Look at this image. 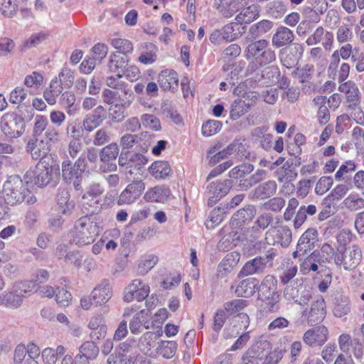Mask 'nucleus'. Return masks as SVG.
I'll return each instance as SVG.
<instances>
[{
  "instance_id": "nucleus-1",
  "label": "nucleus",
  "mask_w": 364,
  "mask_h": 364,
  "mask_svg": "<svg viewBox=\"0 0 364 364\" xmlns=\"http://www.w3.org/2000/svg\"><path fill=\"white\" fill-rule=\"evenodd\" d=\"M3 196L5 202L11 205L24 202L27 204H33L36 201L33 194L18 175L8 177L3 186Z\"/></svg>"
},
{
  "instance_id": "nucleus-2",
  "label": "nucleus",
  "mask_w": 364,
  "mask_h": 364,
  "mask_svg": "<svg viewBox=\"0 0 364 364\" xmlns=\"http://www.w3.org/2000/svg\"><path fill=\"white\" fill-rule=\"evenodd\" d=\"M58 140V132L56 129H49L43 136H31L26 144V150L33 159L46 161L52 144Z\"/></svg>"
},
{
  "instance_id": "nucleus-3",
  "label": "nucleus",
  "mask_w": 364,
  "mask_h": 364,
  "mask_svg": "<svg viewBox=\"0 0 364 364\" xmlns=\"http://www.w3.org/2000/svg\"><path fill=\"white\" fill-rule=\"evenodd\" d=\"M245 352L258 361H262V364H278L283 357L282 351L272 349L271 343L264 336L255 339Z\"/></svg>"
},
{
  "instance_id": "nucleus-4",
  "label": "nucleus",
  "mask_w": 364,
  "mask_h": 364,
  "mask_svg": "<svg viewBox=\"0 0 364 364\" xmlns=\"http://www.w3.org/2000/svg\"><path fill=\"white\" fill-rule=\"evenodd\" d=\"M73 242L78 245H87L92 243L98 235L97 223L92 215H85L75 222L71 232Z\"/></svg>"
},
{
  "instance_id": "nucleus-5",
  "label": "nucleus",
  "mask_w": 364,
  "mask_h": 364,
  "mask_svg": "<svg viewBox=\"0 0 364 364\" xmlns=\"http://www.w3.org/2000/svg\"><path fill=\"white\" fill-rule=\"evenodd\" d=\"M54 174H60V167L57 164H50L46 161H40L33 170L25 174L26 183H34L38 187L48 185L53 180Z\"/></svg>"
},
{
  "instance_id": "nucleus-6",
  "label": "nucleus",
  "mask_w": 364,
  "mask_h": 364,
  "mask_svg": "<svg viewBox=\"0 0 364 364\" xmlns=\"http://www.w3.org/2000/svg\"><path fill=\"white\" fill-rule=\"evenodd\" d=\"M247 58H253L260 65H267L276 60V53L265 39H260L250 43L247 48Z\"/></svg>"
},
{
  "instance_id": "nucleus-7",
  "label": "nucleus",
  "mask_w": 364,
  "mask_h": 364,
  "mask_svg": "<svg viewBox=\"0 0 364 364\" xmlns=\"http://www.w3.org/2000/svg\"><path fill=\"white\" fill-rule=\"evenodd\" d=\"M86 168L85 159L80 157L73 164L66 160L62 163V177L68 183H73L75 190L81 189L82 174Z\"/></svg>"
},
{
  "instance_id": "nucleus-8",
  "label": "nucleus",
  "mask_w": 364,
  "mask_h": 364,
  "mask_svg": "<svg viewBox=\"0 0 364 364\" xmlns=\"http://www.w3.org/2000/svg\"><path fill=\"white\" fill-rule=\"evenodd\" d=\"M1 132L10 139L21 136L25 131V122L23 118L15 112L4 114L0 122Z\"/></svg>"
},
{
  "instance_id": "nucleus-9",
  "label": "nucleus",
  "mask_w": 364,
  "mask_h": 364,
  "mask_svg": "<svg viewBox=\"0 0 364 364\" xmlns=\"http://www.w3.org/2000/svg\"><path fill=\"white\" fill-rule=\"evenodd\" d=\"M362 252L360 248L355 245L343 249H338L334 262L338 266H343L346 270L354 269L360 262Z\"/></svg>"
},
{
  "instance_id": "nucleus-10",
  "label": "nucleus",
  "mask_w": 364,
  "mask_h": 364,
  "mask_svg": "<svg viewBox=\"0 0 364 364\" xmlns=\"http://www.w3.org/2000/svg\"><path fill=\"white\" fill-rule=\"evenodd\" d=\"M144 189L145 184L142 180L138 178L133 180L120 193L117 200V204L122 205L134 203L140 198Z\"/></svg>"
},
{
  "instance_id": "nucleus-11",
  "label": "nucleus",
  "mask_w": 364,
  "mask_h": 364,
  "mask_svg": "<svg viewBox=\"0 0 364 364\" xmlns=\"http://www.w3.org/2000/svg\"><path fill=\"white\" fill-rule=\"evenodd\" d=\"M232 186L231 180L217 181L208 184L205 191L208 198V205L213 206L221 198L228 194Z\"/></svg>"
},
{
  "instance_id": "nucleus-12",
  "label": "nucleus",
  "mask_w": 364,
  "mask_h": 364,
  "mask_svg": "<svg viewBox=\"0 0 364 364\" xmlns=\"http://www.w3.org/2000/svg\"><path fill=\"white\" fill-rule=\"evenodd\" d=\"M150 288L142 280L136 279L125 288L123 299L127 302H131L134 299L138 301L144 300L149 295Z\"/></svg>"
},
{
  "instance_id": "nucleus-13",
  "label": "nucleus",
  "mask_w": 364,
  "mask_h": 364,
  "mask_svg": "<svg viewBox=\"0 0 364 364\" xmlns=\"http://www.w3.org/2000/svg\"><path fill=\"white\" fill-rule=\"evenodd\" d=\"M328 331L324 326H318L306 331L303 341L310 347L323 346L328 340Z\"/></svg>"
},
{
  "instance_id": "nucleus-14",
  "label": "nucleus",
  "mask_w": 364,
  "mask_h": 364,
  "mask_svg": "<svg viewBox=\"0 0 364 364\" xmlns=\"http://www.w3.org/2000/svg\"><path fill=\"white\" fill-rule=\"evenodd\" d=\"M119 154V148L117 144H110L100 150V161L104 164L101 165L100 169L102 172L114 171L117 170V165L110 163L114 161Z\"/></svg>"
},
{
  "instance_id": "nucleus-15",
  "label": "nucleus",
  "mask_w": 364,
  "mask_h": 364,
  "mask_svg": "<svg viewBox=\"0 0 364 364\" xmlns=\"http://www.w3.org/2000/svg\"><path fill=\"white\" fill-rule=\"evenodd\" d=\"M304 53V47L299 43H294L291 47L280 51V60L284 66L292 68L297 65Z\"/></svg>"
},
{
  "instance_id": "nucleus-16",
  "label": "nucleus",
  "mask_w": 364,
  "mask_h": 364,
  "mask_svg": "<svg viewBox=\"0 0 364 364\" xmlns=\"http://www.w3.org/2000/svg\"><path fill=\"white\" fill-rule=\"evenodd\" d=\"M106 118V111L103 106H97L92 113L87 114L82 120V127L91 132L100 127Z\"/></svg>"
},
{
  "instance_id": "nucleus-17",
  "label": "nucleus",
  "mask_w": 364,
  "mask_h": 364,
  "mask_svg": "<svg viewBox=\"0 0 364 364\" xmlns=\"http://www.w3.org/2000/svg\"><path fill=\"white\" fill-rule=\"evenodd\" d=\"M303 289L301 285H289L284 291V297L300 305H306L311 298V294L309 290Z\"/></svg>"
},
{
  "instance_id": "nucleus-18",
  "label": "nucleus",
  "mask_w": 364,
  "mask_h": 364,
  "mask_svg": "<svg viewBox=\"0 0 364 364\" xmlns=\"http://www.w3.org/2000/svg\"><path fill=\"white\" fill-rule=\"evenodd\" d=\"M326 313L325 301L320 296L311 304L307 317L308 324L315 326L321 323L324 319Z\"/></svg>"
},
{
  "instance_id": "nucleus-19",
  "label": "nucleus",
  "mask_w": 364,
  "mask_h": 364,
  "mask_svg": "<svg viewBox=\"0 0 364 364\" xmlns=\"http://www.w3.org/2000/svg\"><path fill=\"white\" fill-rule=\"evenodd\" d=\"M161 334L154 332L145 333L139 339V347L140 350L146 355L155 357L156 347L159 345L157 340Z\"/></svg>"
},
{
  "instance_id": "nucleus-20",
  "label": "nucleus",
  "mask_w": 364,
  "mask_h": 364,
  "mask_svg": "<svg viewBox=\"0 0 364 364\" xmlns=\"http://www.w3.org/2000/svg\"><path fill=\"white\" fill-rule=\"evenodd\" d=\"M255 215V207L252 205H247L234 213L231 218L230 224L234 228H240L249 223Z\"/></svg>"
},
{
  "instance_id": "nucleus-21",
  "label": "nucleus",
  "mask_w": 364,
  "mask_h": 364,
  "mask_svg": "<svg viewBox=\"0 0 364 364\" xmlns=\"http://www.w3.org/2000/svg\"><path fill=\"white\" fill-rule=\"evenodd\" d=\"M274 232V230H269L266 232L265 240L269 245H274L275 242H277L282 247H287L291 242L292 235L289 228L287 226H280L277 232V240L270 238V237L273 236Z\"/></svg>"
},
{
  "instance_id": "nucleus-22",
  "label": "nucleus",
  "mask_w": 364,
  "mask_h": 364,
  "mask_svg": "<svg viewBox=\"0 0 364 364\" xmlns=\"http://www.w3.org/2000/svg\"><path fill=\"white\" fill-rule=\"evenodd\" d=\"M277 185L274 181H267L255 188L250 193L253 199L264 200L276 193Z\"/></svg>"
},
{
  "instance_id": "nucleus-23",
  "label": "nucleus",
  "mask_w": 364,
  "mask_h": 364,
  "mask_svg": "<svg viewBox=\"0 0 364 364\" xmlns=\"http://www.w3.org/2000/svg\"><path fill=\"white\" fill-rule=\"evenodd\" d=\"M158 82L164 90L174 92L178 87V76L173 70H162L159 75Z\"/></svg>"
},
{
  "instance_id": "nucleus-24",
  "label": "nucleus",
  "mask_w": 364,
  "mask_h": 364,
  "mask_svg": "<svg viewBox=\"0 0 364 364\" xmlns=\"http://www.w3.org/2000/svg\"><path fill=\"white\" fill-rule=\"evenodd\" d=\"M92 299L97 305L106 304L112 296V289L107 281H103L92 291Z\"/></svg>"
},
{
  "instance_id": "nucleus-25",
  "label": "nucleus",
  "mask_w": 364,
  "mask_h": 364,
  "mask_svg": "<svg viewBox=\"0 0 364 364\" xmlns=\"http://www.w3.org/2000/svg\"><path fill=\"white\" fill-rule=\"evenodd\" d=\"M294 40L291 30L285 26H279L272 36V43L276 48H281L291 44Z\"/></svg>"
},
{
  "instance_id": "nucleus-26",
  "label": "nucleus",
  "mask_w": 364,
  "mask_h": 364,
  "mask_svg": "<svg viewBox=\"0 0 364 364\" xmlns=\"http://www.w3.org/2000/svg\"><path fill=\"white\" fill-rule=\"evenodd\" d=\"M240 259V255L238 252L234 251L228 253L218 265V274L222 277L226 276L236 267Z\"/></svg>"
},
{
  "instance_id": "nucleus-27",
  "label": "nucleus",
  "mask_w": 364,
  "mask_h": 364,
  "mask_svg": "<svg viewBox=\"0 0 364 364\" xmlns=\"http://www.w3.org/2000/svg\"><path fill=\"white\" fill-rule=\"evenodd\" d=\"M317 236L318 231L315 228H309L299 238L297 249L301 250L302 254L306 253L314 247Z\"/></svg>"
},
{
  "instance_id": "nucleus-28",
  "label": "nucleus",
  "mask_w": 364,
  "mask_h": 364,
  "mask_svg": "<svg viewBox=\"0 0 364 364\" xmlns=\"http://www.w3.org/2000/svg\"><path fill=\"white\" fill-rule=\"evenodd\" d=\"M169 188L165 186H155L149 189L144 198L148 202L165 203L170 196Z\"/></svg>"
},
{
  "instance_id": "nucleus-29",
  "label": "nucleus",
  "mask_w": 364,
  "mask_h": 364,
  "mask_svg": "<svg viewBox=\"0 0 364 364\" xmlns=\"http://www.w3.org/2000/svg\"><path fill=\"white\" fill-rule=\"evenodd\" d=\"M355 47H353V45L350 43L343 44L338 50H336L333 52L331 55V62L330 63L329 68H336L340 62L341 58L346 60L350 58V60H352V56L354 55Z\"/></svg>"
},
{
  "instance_id": "nucleus-30",
  "label": "nucleus",
  "mask_w": 364,
  "mask_h": 364,
  "mask_svg": "<svg viewBox=\"0 0 364 364\" xmlns=\"http://www.w3.org/2000/svg\"><path fill=\"white\" fill-rule=\"evenodd\" d=\"M57 204L63 214H70L75 208V203L70 200V194L67 189L59 188L56 196Z\"/></svg>"
},
{
  "instance_id": "nucleus-31",
  "label": "nucleus",
  "mask_w": 364,
  "mask_h": 364,
  "mask_svg": "<svg viewBox=\"0 0 364 364\" xmlns=\"http://www.w3.org/2000/svg\"><path fill=\"white\" fill-rule=\"evenodd\" d=\"M277 280L272 275H267L258 287L259 297L279 294L277 291Z\"/></svg>"
},
{
  "instance_id": "nucleus-32",
  "label": "nucleus",
  "mask_w": 364,
  "mask_h": 364,
  "mask_svg": "<svg viewBox=\"0 0 364 364\" xmlns=\"http://www.w3.org/2000/svg\"><path fill=\"white\" fill-rule=\"evenodd\" d=\"M259 287V280L255 278H248L242 280L235 289V293L243 297L252 296Z\"/></svg>"
},
{
  "instance_id": "nucleus-33",
  "label": "nucleus",
  "mask_w": 364,
  "mask_h": 364,
  "mask_svg": "<svg viewBox=\"0 0 364 364\" xmlns=\"http://www.w3.org/2000/svg\"><path fill=\"white\" fill-rule=\"evenodd\" d=\"M265 268L264 263L261 260V257L258 256L245 264L240 271V274L247 277L252 274H262Z\"/></svg>"
},
{
  "instance_id": "nucleus-34",
  "label": "nucleus",
  "mask_w": 364,
  "mask_h": 364,
  "mask_svg": "<svg viewBox=\"0 0 364 364\" xmlns=\"http://www.w3.org/2000/svg\"><path fill=\"white\" fill-rule=\"evenodd\" d=\"M240 12L235 17L236 21L240 24L250 23L259 16L257 6L252 4L247 7L242 6Z\"/></svg>"
},
{
  "instance_id": "nucleus-35",
  "label": "nucleus",
  "mask_w": 364,
  "mask_h": 364,
  "mask_svg": "<svg viewBox=\"0 0 364 364\" xmlns=\"http://www.w3.org/2000/svg\"><path fill=\"white\" fill-rule=\"evenodd\" d=\"M320 257L318 253L316 252H312L300 264L301 272L303 274H307L310 271L316 272L318 270V264H323Z\"/></svg>"
},
{
  "instance_id": "nucleus-36",
  "label": "nucleus",
  "mask_w": 364,
  "mask_h": 364,
  "mask_svg": "<svg viewBox=\"0 0 364 364\" xmlns=\"http://www.w3.org/2000/svg\"><path fill=\"white\" fill-rule=\"evenodd\" d=\"M127 65V56H122L117 54H112L110 55L108 63V68L111 72L122 74Z\"/></svg>"
},
{
  "instance_id": "nucleus-37",
  "label": "nucleus",
  "mask_w": 364,
  "mask_h": 364,
  "mask_svg": "<svg viewBox=\"0 0 364 364\" xmlns=\"http://www.w3.org/2000/svg\"><path fill=\"white\" fill-rule=\"evenodd\" d=\"M151 175L157 178L162 179L168 176L171 168L167 161H157L151 164L149 168Z\"/></svg>"
},
{
  "instance_id": "nucleus-38",
  "label": "nucleus",
  "mask_w": 364,
  "mask_h": 364,
  "mask_svg": "<svg viewBox=\"0 0 364 364\" xmlns=\"http://www.w3.org/2000/svg\"><path fill=\"white\" fill-rule=\"evenodd\" d=\"M350 310V301L347 296L341 294L336 297V303L333 308V314L335 316L341 318L347 315Z\"/></svg>"
},
{
  "instance_id": "nucleus-39",
  "label": "nucleus",
  "mask_w": 364,
  "mask_h": 364,
  "mask_svg": "<svg viewBox=\"0 0 364 364\" xmlns=\"http://www.w3.org/2000/svg\"><path fill=\"white\" fill-rule=\"evenodd\" d=\"M49 129H55L48 126V122L46 117L38 115L35 118L31 136H43Z\"/></svg>"
},
{
  "instance_id": "nucleus-40",
  "label": "nucleus",
  "mask_w": 364,
  "mask_h": 364,
  "mask_svg": "<svg viewBox=\"0 0 364 364\" xmlns=\"http://www.w3.org/2000/svg\"><path fill=\"white\" fill-rule=\"evenodd\" d=\"M177 343L175 341H161L156 347V355L165 358H172L176 351Z\"/></svg>"
},
{
  "instance_id": "nucleus-41",
  "label": "nucleus",
  "mask_w": 364,
  "mask_h": 364,
  "mask_svg": "<svg viewBox=\"0 0 364 364\" xmlns=\"http://www.w3.org/2000/svg\"><path fill=\"white\" fill-rule=\"evenodd\" d=\"M314 65L310 64L305 65L302 68H297L296 70V75L300 79V82L301 83H308V89L306 92L309 90H314L316 86L314 85L311 84L309 80L312 78L314 74Z\"/></svg>"
},
{
  "instance_id": "nucleus-42",
  "label": "nucleus",
  "mask_w": 364,
  "mask_h": 364,
  "mask_svg": "<svg viewBox=\"0 0 364 364\" xmlns=\"http://www.w3.org/2000/svg\"><path fill=\"white\" fill-rule=\"evenodd\" d=\"M266 171L263 169H258L249 178L246 179H241L238 183V186L242 190H247L252 187L254 185L262 181L266 177Z\"/></svg>"
},
{
  "instance_id": "nucleus-43",
  "label": "nucleus",
  "mask_w": 364,
  "mask_h": 364,
  "mask_svg": "<svg viewBox=\"0 0 364 364\" xmlns=\"http://www.w3.org/2000/svg\"><path fill=\"white\" fill-rule=\"evenodd\" d=\"M247 5L245 0H233L230 4H223L221 6H219L220 13L225 17H231L235 13L239 11L242 6Z\"/></svg>"
},
{
  "instance_id": "nucleus-44",
  "label": "nucleus",
  "mask_w": 364,
  "mask_h": 364,
  "mask_svg": "<svg viewBox=\"0 0 364 364\" xmlns=\"http://www.w3.org/2000/svg\"><path fill=\"white\" fill-rule=\"evenodd\" d=\"M338 90L346 95V101L360 97V92L356 84L351 81H346L340 85Z\"/></svg>"
},
{
  "instance_id": "nucleus-45",
  "label": "nucleus",
  "mask_w": 364,
  "mask_h": 364,
  "mask_svg": "<svg viewBox=\"0 0 364 364\" xmlns=\"http://www.w3.org/2000/svg\"><path fill=\"white\" fill-rule=\"evenodd\" d=\"M254 166L249 163H243L232 168L229 172V176L233 179H245V177L252 172Z\"/></svg>"
},
{
  "instance_id": "nucleus-46",
  "label": "nucleus",
  "mask_w": 364,
  "mask_h": 364,
  "mask_svg": "<svg viewBox=\"0 0 364 364\" xmlns=\"http://www.w3.org/2000/svg\"><path fill=\"white\" fill-rule=\"evenodd\" d=\"M240 24L236 21L225 26L222 30L223 38L225 41H232L241 36Z\"/></svg>"
},
{
  "instance_id": "nucleus-47",
  "label": "nucleus",
  "mask_w": 364,
  "mask_h": 364,
  "mask_svg": "<svg viewBox=\"0 0 364 364\" xmlns=\"http://www.w3.org/2000/svg\"><path fill=\"white\" fill-rule=\"evenodd\" d=\"M343 204L350 211H357L364 208V199L356 194H350L344 199Z\"/></svg>"
},
{
  "instance_id": "nucleus-48",
  "label": "nucleus",
  "mask_w": 364,
  "mask_h": 364,
  "mask_svg": "<svg viewBox=\"0 0 364 364\" xmlns=\"http://www.w3.org/2000/svg\"><path fill=\"white\" fill-rule=\"evenodd\" d=\"M79 353L90 360H94L98 355L99 348L94 341H86L80 346Z\"/></svg>"
},
{
  "instance_id": "nucleus-49",
  "label": "nucleus",
  "mask_w": 364,
  "mask_h": 364,
  "mask_svg": "<svg viewBox=\"0 0 364 364\" xmlns=\"http://www.w3.org/2000/svg\"><path fill=\"white\" fill-rule=\"evenodd\" d=\"M233 322L234 326L232 328H235V333L238 335L241 331H245L248 328L250 321L247 314L240 313L234 318Z\"/></svg>"
},
{
  "instance_id": "nucleus-50",
  "label": "nucleus",
  "mask_w": 364,
  "mask_h": 364,
  "mask_svg": "<svg viewBox=\"0 0 364 364\" xmlns=\"http://www.w3.org/2000/svg\"><path fill=\"white\" fill-rule=\"evenodd\" d=\"M104 192L103 186L100 182L94 181L89 184L82 196L83 199L96 198L100 196Z\"/></svg>"
},
{
  "instance_id": "nucleus-51",
  "label": "nucleus",
  "mask_w": 364,
  "mask_h": 364,
  "mask_svg": "<svg viewBox=\"0 0 364 364\" xmlns=\"http://www.w3.org/2000/svg\"><path fill=\"white\" fill-rule=\"evenodd\" d=\"M224 212L221 208H215L213 209L208 219L205 222V226L208 229H213L215 226L218 225L224 218Z\"/></svg>"
},
{
  "instance_id": "nucleus-52",
  "label": "nucleus",
  "mask_w": 364,
  "mask_h": 364,
  "mask_svg": "<svg viewBox=\"0 0 364 364\" xmlns=\"http://www.w3.org/2000/svg\"><path fill=\"white\" fill-rule=\"evenodd\" d=\"M246 105L240 99L235 100L231 105L230 118L232 120H236L244 115L248 111Z\"/></svg>"
},
{
  "instance_id": "nucleus-53",
  "label": "nucleus",
  "mask_w": 364,
  "mask_h": 364,
  "mask_svg": "<svg viewBox=\"0 0 364 364\" xmlns=\"http://www.w3.org/2000/svg\"><path fill=\"white\" fill-rule=\"evenodd\" d=\"M247 301L245 299H235L224 304L225 311L230 315L243 310L247 306Z\"/></svg>"
},
{
  "instance_id": "nucleus-54",
  "label": "nucleus",
  "mask_w": 364,
  "mask_h": 364,
  "mask_svg": "<svg viewBox=\"0 0 364 364\" xmlns=\"http://www.w3.org/2000/svg\"><path fill=\"white\" fill-rule=\"evenodd\" d=\"M122 90L121 93H117V100L119 101V105H122L124 108L129 107L134 99V95L133 92L127 88L125 86L123 88L120 89Z\"/></svg>"
},
{
  "instance_id": "nucleus-55",
  "label": "nucleus",
  "mask_w": 364,
  "mask_h": 364,
  "mask_svg": "<svg viewBox=\"0 0 364 364\" xmlns=\"http://www.w3.org/2000/svg\"><path fill=\"white\" fill-rule=\"evenodd\" d=\"M264 302V308L271 313L277 312L279 309V294L270 295L269 296L259 297Z\"/></svg>"
},
{
  "instance_id": "nucleus-56",
  "label": "nucleus",
  "mask_w": 364,
  "mask_h": 364,
  "mask_svg": "<svg viewBox=\"0 0 364 364\" xmlns=\"http://www.w3.org/2000/svg\"><path fill=\"white\" fill-rule=\"evenodd\" d=\"M336 36L338 43L346 44L351 40L353 33L348 25L343 24L338 27Z\"/></svg>"
},
{
  "instance_id": "nucleus-57",
  "label": "nucleus",
  "mask_w": 364,
  "mask_h": 364,
  "mask_svg": "<svg viewBox=\"0 0 364 364\" xmlns=\"http://www.w3.org/2000/svg\"><path fill=\"white\" fill-rule=\"evenodd\" d=\"M125 109L119 104L112 105L109 108V119L114 122H122L126 117Z\"/></svg>"
},
{
  "instance_id": "nucleus-58",
  "label": "nucleus",
  "mask_w": 364,
  "mask_h": 364,
  "mask_svg": "<svg viewBox=\"0 0 364 364\" xmlns=\"http://www.w3.org/2000/svg\"><path fill=\"white\" fill-rule=\"evenodd\" d=\"M112 46L124 55L131 53L133 50L132 43L123 38H114L112 41Z\"/></svg>"
},
{
  "instance_id": "nucleus-59",
  "label": "nucleus",
  "mask_w": 364,
  "mask_h": 364,
  "mask_svg": "<svg viewBox=\"0 0 364 364\" xmlns=\"http://www.w3.org/2000/svg\"><path fill=\"white\" fill-rule=\"evenodd\" d=\"M357 167V164L351 160L346 161L342 164L335 174V179L340 181L350 172L354 171Z\"/></svg>"
},
{
  "instance_id": "nucleus-60",
  "label": "nucleus",
  "mask_w": 364,
  "mask_h": 364,
  "mask_svg": "<svg viewBox=\"0 0 364 364\" xmlns=\"http://www.w3.org/2000/svg\"><path fill=\"white\" fill-rule=\"evenodd\" d=\"M84 130L82 126L80 127L75 120L68 123L66 134L71 139H81Z\"/></svg>"
},
{
  "instance_id": "nucleus-61",
  "label": "nucleus",
  "mask_w": 364,
  "mask_h": 364,
  "mask_svg": "<svg viewBox=\"0 0 364 364\" xmlns=\"http://www.w3.org/2000/svg\"><path fill=\"white\" fill-rule=\"evenodd\" d=\"M30 282L25 281H20L15 282L11 289L14 294H16L18 297L23 301V297L31 291Z\"/></svg>"
},
{
  "instance_id": "nucleus-62",
  "label": "nucleus",
  "mask_w": 364,
  "mask_h": 364,
  "mask_svg": "<svg viewBox=\"0 0 364 364\" xmlns=\"http://www.w3.org/2000/svg\"><path fill=\"white\" fill-rule=\"evenodd\" d=\"M131 157L132 161H130L129 166V173L130 174L133 173V171L134 169L140 170L141 168L148 161L147 159L144 155L140 154L132 153V154H131Z\"/></svg>"
},
{
  "instance_id": "nucleus-63",
  "label": "nucleus",
  "mask_w": 364,
  "mask_h": 364,
  "mask_svg": "<svg viewBox=\"0 0 364 364\" xmlns=\"http://www.w3.org/2000/svg\"><path fill=\"white\" fill-rule=\"evenodd\" d=\"M158 262V257L155 255H149L145 260L142 261L138 266V272L141 275L146 274Z\"/></svg>"
},
{
  "instance_id": "nucleus-64",
  "label": "nucleus",
  "mask_w": 364,
  "mask_h": 364,
  "mask_svg": "<svg viewBox=\"0 0 364 364\" xmlns=\"http://www.w3.org/2000/svg\"><path fill=\"white\" fill-rule=\"evenodd\" d=\"M351 62L355 64L357 72H364V51L359 47H355L354 55L352 56Z\"/></svg>"
}]
</instances>
